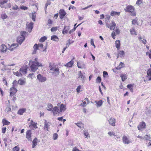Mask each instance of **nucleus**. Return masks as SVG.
Masks as SVG:
<instances>
[{
  "mask_svg": "<svg viewBox=\"0 0 151 151\" xmlns=\"http://www.w3.org/2000/svg\"><path fill=\"white\" fill-rule=\"evenodd\" d=\"M49 122L45 120L44 128L45 129H46L47 131H48L49 129L50 125L49 124Z\"/></svg>",
  "mask_w": 151,
  "mask_h": 151,
  "instance_id": "23",
  "label": "nucleus"
},
{
  "mask_svg": "<svg viewBox=\"0 0 151 151\" xmlns=\"http://www.w3.org/2000/svg\"><path fill=\"white\" fill-rule=\"evenodd\" d=\"M101 81V78L100 77H98L96 80V82L100 83Z\"/></svg>",
  "mask_w": 151,
  "mask_h": 151,
  "instance_id": "61",
  "label": "nucleus"
},
{
  "mask_svg": "<svg viewBox=\"0 0 151 151\" xmlns=\"http://www.w3.org/2000/svg\"><path fill=\"white\" fill-rule=\"evenodd\" d=\"M138 38L139 40H141V41L142 42V43H144V44H146L147 42V41L146 40H145L144 38L143 39V40H142V38L141 37H139Z\"/></svg>",
  "mask_w": 151,
  "mask_h": 151,
  "instance_id": "48",
  "label": "nucleus"
},
{
  "mask_svg": "<svg viewBox=\"0 0 151 151\" xmlns=\"http://www.w3.org/2000/svg\"><path fill=\"white\" fill-rule=\"evenodd\" d=\"M18 44L17 43H14L12 44L11 46L9 47V49L10 51H12L15 49L18 46Z\"/></svg>",
  "mask_w": 151,
  "mask_h": 151,
  "instance_id": "18",
  "label": "nucleus"
},
{
  "mask_svg": "<svg viewBox=\"0 0 151 151\" xmlns=\"http://www.w3.org/2000/svg\"><path fill=\"white\" fill-rule=\"evenodd\" d=\"M47 80L45 77L43 76L40 74H38V80L40 81L43 82Z\"/></svg>",
  "mask_w": 151,
  "mask_h": 151,
  "instance_id": "15",
  "label": "nucleus"
},
{
  "mask_svg": "<svg viewBox=\"0 0 151 151\" xmlns=\"http://www.w3.org/2000/svg\"><path fill=\"white\" fill-rule=\"evenodd\" d=\"M120 77L122 78V81H124L127 78V77L126 74H122L120 75Z\"/></svg>",
  "mask_w": 151,
  "mask_h": 151,
  "instance_id": "30",
  "label": "nucleus"
},
{
  "mask_svg": "<svg viewBox=\"0 0 151 151\" xmlns=\"http://www.w3.org/2000/svg\"><path fill=\"white\" fill-rule=\"evenodd\" d=\"M81 88V85L79 86L77 88L76 90L78 93H79L81 91L80 89Z\"/></svg>",
  "mask_w": 151,
  "mask_h": 151,
  "instance_id": "58",
  "label": "nucleus"
},
{
  "mask_svg": "<svg viewBox=\"0 0 151 151\" xmlns=\"http://www.w3.org/2000/svg\"><path fill=\"white\" fill-rule=\"evenodd\" d=\"M47 39V37L45 36H43L39 40V41L40 42H44Z\"/></svg>",
  "mask_w": 151,
  "mask_h": 151,
  "instance_id": "43",
  "label": "nucleus"
},
{
  "mask_svg": "<svg viewBox=\"0 0 151 151\" xmlns=\"http://www.w3.org/2000/svg\"><path fill=\"white\" fill-rule=\"evenodd\" d=\"M17 91V89L15 88L12 87L10 89V96L15 94Z\"/></svg>",
  "mask_w": 151,
  "mask_h": 151,
  "instance_id": "8",
  "label": "nucleus"
},
{
  "mask_svg": "<svg viewBox=\"0 0 151 151\" xmlns=\"http://www.w3.org/2000/svg\"><path fill=\"white\" fill-rule=\"evenodd\" d=\"M115 32L116 33V34L117 35H119V34L120 32V30H119V28H116V29H115Z\"/></svg>",
  "mask_w": 151,
  "mask_h": 151,
  "instance_id": "57",
  "label": "nucleus"
},
{
  "mask_svg": "<svg viewBox=\"0 0 151 151\" xmlns=\"http://www.w3.org/2000/svg\"><path fill=\"white\" fill-rule=\"evenodd\" d=\"M25 38L24 37L20 36L18 37L17 39V41L19 44L21 45L24 40Z\"/></svg>",
  "mask_w": 151,
  "mask_h": 151,
  "instance_id": "9",
  "label": "nucleus"
},
{
  "mask_svg": "<svg viewBox=\"0 0 151 151\" xmlns=\"http://www.w3.org/2000/svg\"><path fill=\"white\" fill-rule=\"evenodd\" d=\"M31 135V130H28L26 132V138L28 139V140L29 141L32 140Z\"/></svg>",
  "mask_w": 151,
  "mask_h": 151,
  "instance_id": "14",
  "label": "nucleus"
},
{
  "mask_svg": "<svg viewBox=\"0 0 151 151\" xmlns=\"http://www.w3.org/2000/svg\"><path fill=\"white\" fill-rule=\"evenodd\" d=\"M124 65L122 62H121L119 64V66L117 68V69H120L121 68L124 67Z\"/></svg>",
  "mask_w": 151,
  "mask_h": 151,
  "instance_id": "45",
  "label": "nucleus"
},
{
  "mask_svg": "<svg viewBox=\"0 0 151 151\" xmlns=\"http://www.w3.org/2000/svg\"><path fill=\"white\" fill-rule=\"evenodd\" d=\"M52 111L54 114V115L56 114L59 111V109L58 107L57 106H55L53 109H52Z\"/></svg>",
  "mask_w": 151,
  "mask_h": 151,
  "instance_id": "26",
  "label": "nucleus"
},
{
  "mask_svg": "<svg viewBox=\"0 0 151 151\" xmlns=\"http://www.w3.org/2000/svg\"><path fill=\"white\" fill-rule=\"evenodd\" d=\"M15 65V64L14 63L12 64H11L7 65H4V70H11V68H9V67L11 66H13Z\"/></svg>",
  "mask_w": 151,
  "mask_h": 151,
  "instance_id": "17",
  "label": "nucleus"
},
{
  "mask_svg": "<svg viewBox=\"0 0 151 151\" xmlns=\"http://www.w3.org/2000/svg\"><path fill=\"white\" fill-rule=\"evenodd\" d=\"M58 27H52L51 29V31L52 32H53L56 31L58 29V28H59Z\"/></svg>",
  "mask_w": 151,
  "mask_h": 151,
  "instance_id": "49",
  "label": "nucleus"
},
{
  "mask_svg": "<svg viewBox=\"0 0 151 151\" xmlns=\"http://www.w3.org/2000/svg\"><path fill=\"white\" fill-rule=\"evenodd\" d=\"M95 102L97 104V107H100L101 106L103 103L102 100H100L98 101H95Z\"/></svg>",
  "mask_w": 151,
  "mask_h": 151,
  "instance_id": "33",
  "label": "nucleus"
},
{
  "mask_svg": "<svg viewBox=\"0 0 151 151\" xmlns=\"http://www.w3.org/2000/svg\"><path fill=\"white\" fill-rule=\"evenodd\" d=\"M147 75L151 76V68H149L148 69L147 72Z\"/></svg>",
  "mask_w": 151,
  "mask_h": 151,
  "instance_id": "59",
  "label": "nucleus"
},
{
  "mask_svg": "<svg viewBox=\"0 0 151 151\" xmlns=\"http://www.w3.org/2000/svg\"><path fill=\"white\" fill-rule=\"evenodd\" d=\"M37 139L36 137L32 141V148H34L37 145Z\"/></svg>",
  "mask_w": 151,
  "mask_h": 151,
  "instance_id": "36",
  "label": "nucleus"
},
{
  "mask_svg": "<svg viewBox=\"0 0 151 151\" xmlns=\"http://www.w3.org/2000/svg\"><path fill=\"white\" fill-rule=\"evenodd\" d=\"M27 69H24L23 68H22L19 69V71L23 74H25L27 73Z\"/></svg>",
  "mask_w": 151,
  "mask_h": 151,
  "instance_id": "42",
  "label": "nucleus"
},
{
  "mask_svg": "<svg viewBox=\"0 0 151 151\" xmlns=\"http://www.w3.org/2000/svg\"><path fill=\"white\" fill-rule=\"evenodd\" d=\"M108 27H109L111 30H114L116 26V24L114 21H112L110 24V25L107 26Z\"/></svg>",
  "mask_w": 151,
  "mask_h": 151,
  "instance_id": "12",
  "label": "nucleus"
},
{
  "mask_svg": "<svg viewBox=\"0 0 151 151\" xmlns=\"http://www.w3.org/2000/svg\"><path fill=\"white\" fill-rule=\"evenodd\" d=\"M50 1V0H49L47 1L45 4V13L46 14H47L46 10V9H47V7L48 5H50L51 4Z\"/></svg>",
  "mask_w": 151,
  "mask_h": 151,
  "instance_id": "40",
  "label": "nucleus"
},
{
  "mask_svg": "<svg viewBox=\"0 0 151 151\" xmlns=\"http://www.w3.org/2000/svg\"><path fill=\"white\" fill-rule=\"evenodd\" d=\"M37 123L34 122L32 120L31 121L29 127L30 128L33 129L34 128H37L36 126Z\"/></svg>",
  "mask_w": 151,
  "mask_h": 151,
  "instance_id": "16",
  "label": "nucleus"
},
{
  "mask_svg": "<svg viewBox=\"0 0 151 151\" xmlns=\"http://www.w3.org/2000/svg\"><path fill=\"white\" fill-rule=\"evenodd\" d=\"M53 109V106L50 103H49L47 106V109L48 111H52Z\"/></svg>",
  "mask_w": 151,
  "mask_h": 151,
  "instance_id": "37",
  "label": "nucleus"
},
{
  "mask_svg": "<svg viewBox=\"0 0 151 151\" xmlns=\"http://www.w3.org/2000/svg\"><path fill=\"white\" fill-rule=\"evenodd\" d=\"M33 23L32 22H31L29 23L28 22L27 23L26 25L27 30L29 32H31L33 28Z\"/></svg>",
  "mask_w": 151,
  "mask_h": 151,
  "instance_id": "4",
  "label": "nucleus"
},
{
  "mask_svg": "<svg viewBox=\"0 0 151 151\" xmlns=\"http://www.w3.org/2000/svg\"><path fill=\"white\" fill-rule=\"evenodd\" d=\"M109 124L110 125L113 126H115V123L116 120L114 118L111 117L108 120Z\"/></svg>",
  "mask_w": 151,
  "mask_h": 151,
  "instance_id": "10",
  "label": "nucleus"
},
{
  "mask_svg": "<svg viewBox=\"0 0 151 151\" xmlns=\"http://www.w3.org/2000/svg\"><path fill=\"white\" fill-rule=\"evenodd\" d=\"M125 11L127 12H129L130 13L131 15L134 16L136 15V14L134 11V7L131 5H129L127 6L124 9Z\"/></svg>",
  "mask_w": 151,
  "mask_h": 151,
  "instance_id": "2",
  "label": "nucleus"
},
{
  "mask_svg": "<svg viewBox=\"0 0 151 151\" xmlns=\"http://www.w3.org/2000/svg\"><path fill=\"white\" fill-rule=\"evenodd\" d=\"M19 147L18 146L15 147L13 149V151H19Z\"/></svg>",
  "mask_w": 151,
  "mask_h": 151,
  "instance_id": "52",
  "label": "nucleus"
},
{
  "mask_svg": "<svg viewBox=\"0 0 151 151\" xmlns=\"http://www.w3.org/2000/svg\"><path fill=\"white\" fill-rule=\"evenodd\" d=\"M111 36L114 39H115V37L116 36V34H115V33L114 31H113V32L111 33Z\"/></svg>",
  "mask_w": 151,
  "mask_h": 151,
  "instance_id": "60",
  "label": "nucleus"
},
{
  "mask_svg": "<svg viewBox=\"0 0 151 151\" xmlns=\"http://www.w3.org/2000/svg\"><path fill=\"white\" fill-rule=\"evenodd\" d=\"M127 87L129 88L131 91H133V86L132 84H128L127 86Z\"/></svg>",
  "mask_w": 151,
  "mask_h": 151,
  "instance_id": "50",
  "label": "nucleus"
},
{
  "mask_svg": "<svg viewBox=\"0 0 151 151\" xmlns=\"http://www.w3.org/2000/svg\"><path fill=\"white\" fill-rule=\"evenodd\" d=\"M27 32L25 31H23L22 32H21V35L20 36H23V37H24V36L26 34Z\"/></svg>",
  "mask_w": 151,
  "mask_h": 151,
  "instance_id": "63",
  "label": "nucleus"
},
{
  "mask_svg": "<svg viewBox=\"0 0 151 151\" xmlns=\"http://www.w3.org/2000/svg\"><path fill=\"white\" fill-rule=\"evenodd\" d=\"M82 124V122H79L78 123H76L75 124L80 129H83V127H81L80 125L81 124Z\"/></svg>",
  "mask_w": 151,
  "mask_h": 151,
  "instance_id": "46",
  "label": "nucleus"
},
{
  "mask_svg": "<svg viewBox=\"0 0 151 151\" xmlns=\"http://www.w3.org/2000/svg\"><path fill=\"white\" fill-rule=\"evenodd\" d=\"M146 78H147L148 81H150L151 80V76L147 75V76H146Z\"/></svg>",
  "mask_w": 151,
  "mask_h": 151,
  "instance_id": "64",
  "label": "nucleus"
},
{
  "mask_svg": "<svg viewBox=\"0 0 151 151\" xmlns=\"http://www.w3.org/2000/svg\"><path fill=\"white\" fill-rule=\"evenodd\" d=\"M142 0H138L136 2V4L138 5H140L142 2Z\"/></svg>",
  "mask_w": 151,
  "mask_h": 151,
  "instance_id": "62",
  "label": "nucleus"
},
{
  "mask_svg": "<svg viewBox=\"0 0 151 151\" xmlns=\"http://www.w3.org/2000/svg\"><path fill=\"white\" fill-rule=\"evenodd\" d=\"M53 23L52 20H51L50 19H49L47 22V25H48V24H52Z\"/></svg>",
  "mask_w": 151,
  "mask_h": 151,
  "instance_id": "56",
  "label": "nucleus"
},
{
  "mask_svg": "<svg viewBox=\"0 0 151 151\" xmlns=\"http://www.w3.org/2000/svg\"><path fill=\"white\" fill-rule=\"evenodd\" d=\"M144 139H145L146 140H149L150 139H151L150 137L147 135H146L144 137H143Z\"/></svg>",
  "mask_w": 151,
  "mask_h": 151,
  "instance_id": "54",
  "label": "nucleus"
},
{
  "mask_svg": "<svg viewBox=\"0 0 151 151\" xmlns=\"http://www.w3.org/2000/svg\"><path fill=\"white\" fill-rule=\"evenodd\" d=\"M58 137V134H57L55 133L53 134V139L54 140L56 139Z\"/></svg>",
  "mask_w": 151,
  "mask_h": 151,
  "instance_id": "55",
  "label": "nucleus"
},
{
  "mask_svg": "<svg viewBox=\"0 0 151 151\" xmlns=\"http://www.w3.org/2000/svg\"><path fill=\"white\" fill-rule=\"evenodd\" d=\"M29 16L32 19V20H33V21H35L36 17L35 13H34L32 12V13L30 14Z\"/></svg>",
  "mask_w": 151,
  "mask_h": 151,
  "instance_id": "29",
  "label": "nucleus"
},
{
  "mask_svg": "<svg viewBox=\"0 0 151 151\" xmlns=\"http://www.w3.org/2000/svg\"><path fill=\"white\" fill-rule=\"evenodd\" d=\"M116 47L117 49H119L120 47V42L119 40H116L115 41Z\"/></svg>",
  "mask_w": 151,
  "mask_h": 151,
  "instance_id": "35",
  "label": "nucleus"
},
{
  "mask_svg": "<svg viewBox=\"0 0 151 151\" xmlns=\"http://www.w3.org/2000/svg\"><path fill=\"white\" fill-rule=\"evenodd\" d=\"M66 109L65 105L63 104H61L60 107V111L61 112L62 111H64Z\"/></svg>",
  "mask_w": 151,
  "mask_h": 151,
  "instance_id": "28",
  "label": "nucleus"
},
{
  "mask_svg": "<svg viewBox=\"0 0 151 151\" xmlns=\"http://www.w3.org/2000/svg\"><path fill=\"white\" fill-rule=\"evenodd\" d=\"M34 50L32 53V54H35L37 53V51L38 50V45L35 44L33 47Z\"/></svg>",
  "mask_w": 151,
  "mask_h": 151,
  "instance_id": "27",
  "label": "nucleus"
},
{
  "mask_svg": "<svg viewBox=\"0 0 151 151\" xmlns=\"http://www.w3.org/2000/svg\"><path fill=\"white\" fill-rule=\"evenodd\" d=\"M122 141L124 143L126 144H128L131 142V141H130L127 137L125 136H124L122 138Z\"/></svg>",
  "mask_w": 151,
  "mask_h": 151,
  "instance_id": "7",
  "label": "nucleus"
},
{
  "mask_svg": "<svg viewBox=\"0 0 151 151\" xmlns=\"http://www.w3.org/2000/svg\"><path fill=\"white\" fill-rule=\"evenodd\" d=\"M119 57L121 58L124 57L125 55L124 52L123 50L120 51L119 52Z\"/></svg>",
  "mask_w": 151,
  "mask_h": 151,
  "instance_id": "39",
  "label": "nucleus"
},
{
  "mask_svg": "<svg viewBox=\"0 0 151 151\" xmlns=\"http://www.w3.org/2000/svg\"><path fill=\"white\" fill-rule=\"evenodd\" d=\"M31 63H32V64L30 66L31 70L33 72H35L38 69L37 58H35L34 61H30L29 64Z\"/></svg>",
  "mask_w": 151,
  "mask_h": 151,
  "instance_id": "1",
  "label": "nucleus"
},
{
  "mask_svg": "<svg viewBox=\"0 0 151 151\" xmlns=\"http://www.w3.org/2000/svg\"><path fill=\"white\" fill-rule=\"evenodd\" d=\"M1 17L3 19H4L7 18V16L5 14H3L1 15Z\"/></svg>",
  "mask_w": 151,
  "mask_h": 151,
  "instance_id": "51",
  "label": "nucleus"
},
{
  "mask_svg": "<svg viewBox=\"0 0 151 151\" xmlns=\"http://www.w3.org/2000/svg\"><path fill=\"white\" fill-rule=\"evenodd\" d=\"M51 40L56 42H58L59 41L58 37L55 35H54L51 37Z\"/></svg>",
  "mask_w": 151,
  "mask_h": 151,
  "instance_id": "24",
  "label": "nucleus"
},
{
  "mask_svg": "<svg viewBox=\"0 0 151 151\" xmlns=\"http://www.w3.org/2000/svg\"><path fill=\"white\" fill-rule=\"evenodd\" d=\"M120 12H115L114 11H112L110 15L111 16H114V15H117L119 16L120 15Z\"/></svg>",
  "mask_w": 151,
  "mask_h": 151,
  "instance_id": "32",
  "label": "nucleus"
},
{
  "mask_svg": "<svg viewBox=\"0 0 151 151\" xmlns=\"http://www.w3.org/2000/svg\"><path fill=\"white\" fill-rule=\"evenodd\" d=\"M7 49V47L5 45L2 44L1 45V51L2 52H4L6 51Z\"/></svg>",
  "mask_w": 151,
  "mask_h": 151,
  "instance_id": "21",
  "label": "nucleus"
},
{
  "mask_svg": "<svg viewBox=\"0 0 151 151\" xmlns=\"http://www.w3.org/2000/svg\"><path fill=\"white\" fill-rule=\"evenodd\" d=\"M2 122L3 124V126L4 125H8L10 124V122L7 121L6 120L4 119L2 120Z\"/></svg>",
  "mask_w": 151,
  "mask_h": 151,
  "instance_id": "34",
  "label": "nucleus"
},
{
  "mask_svg": "<svg viewBox=\"0 0 151 151\" xmlns=\"http://www.w3.org/2000/svg\"><path fill=\"white\" fill-rule=\"evenodd\" d=\"M78 78H81L83 82H84L85 79V73H82L81 71H80L78 72Z\"/></svg>",
  "mask_w": 151,
  "mask_h": 151,
  "instance_id": "5",
  "label": "nucleus"
},
{
  "mask_svg": "<svg viewBox=\"0 0 151 151\" xmlns=\"http://www.w3.org/2000/svg\"><path fill=\"white\" fill-rule=\"evenodd\" d=\"M47 48L46 45L43 47V45L42 44H38V50H39L40 51L46 53L47 51Z\"/></svg>",
  "mask_w": 151,
  "mask_h": 151,
  "instance_id": "3",
  "label": "nucleus"
},
{
  "mask_svg": "<svg viewBox=\"0 0 151 151\" xmlns=\"http://www.w3.org/2000/svg\"><path fill=\"white\" fill-rule=\"evenodd\" d=\"M8 2V0H0V6L1 8H6L5 6L3 5Z\"/></svg>",
  "mask_w": 151,
  "mask_h": 151,
  "instance_id": "20",
  "label": "nucleus"
},
{
  "mask_svg": "<svg viewBox=\"0 0 151 151\" xmlns=\"http://www.w3.org/2000/svg\"><path fill=\"white\" fill-rule=\"evenodd\" d=\"M52 71H53L52 72V73L55 76H58L60 73L59 69L58 68H54Z\"/></svg>",
  "mask_w": 151,
  "mask_h": 151,
  "instance_id": "6",
  "label": "nucleus"
},
{
  "mask_svg": "<svg viewBox=\"0 0 151 151\" xmlns=\"http://www.w3.org/2000/svg\"><path fill=\"white\" fill-rule=\"evenodd\" d=\"M14 75L18 77H21L22 76V74L20 72L17 71V72H14L13 73Z\"/></svg>",
  "mask_w": 151,
  "mask_h": 151,
  "instance_id": "44",
  "label": "nucleus"
},
{
  "mask_svg": "<svg viewBox=\"0 0 151 151\" xmlns=\"http://www.w3.org/2000/svg\"><path fill=\"white\" fill-rule=\"evenodd\" d=\"M130 32L131 35L134 34L135 35H137V34L134 28H132L130 29Z\"/></svg>",
  "mask_w": 151,
  "mask_h": 151,
  "instance_id": "41",
  "label": "nucleus"
},
{
  "mask_svg": "<svg viewBox=\"0 0 151 151\" xmlns=\"http://www.w3.org/2000/svg\"><path fill=\"white\" fill-rule=\"evenodd\" d=\"M69 29V26H65L62 31V33L64 35L67 34L68 33Z\"/></svg>",
  "mask_w": 151,
  "mask_h": 151,
  "instance_id": "19",
  "label": "nucleus"
},
{
  "mask_svg": "<svg viewBox=\"0 0 151 151\" xmlns=\"http://www.w3.org/2000/svg\"><path fill=\"white\" fill-rule=\"evenodd\" d=\"M66 13L63 9H61L59 11V14L60 18L61 19H62L65 15Z\"/></svg>",
  "mask_w": 151,
  "mask_h": 151,
  "instance_id": "13",
  "label": "nucleus"
},
{
  "mask_svg": "<svg viewBox=\"0 0 151 151\" xmlns=\"http://www.w3.org/2000/svg\"><path fill=\"white\" fill-rule=\"evenodd\" d=\"M26 82L25 80L22 79H20L18 81V83L21 85H22L25 84Z\"/></svg>",
  "mask_w": 151,
  "mask_h": 151,
  "instance_id": "31",
  "label": "nucleus"
},
{
  "mask_svg": "<svg viewBox=\"0 0 151 151\" xmlns=\"http://www.w3.org/2000/svg\"><path fill=\"white\" fill-rule=\"evenodd\" d=\"M146 127V124L144 122H140L139 125L138 126L137 128L138 130H141L142 129L145 128Z\"/></svg>",
  "mask_w": 151,
  "mask_h": 151,
  "instance_id": "11",
  "label": "nucleus"
},
{
  "mask_svg": "<svg viewBox=\"0 0 151 151\" xmlns=\"http://www.w3.org/2000/svg\"><path fill=\"white\" fill-rule=\"evenodd\" d=\"M74 63V61L72 60L70 62H68L64 65L67 67H71L72 66Z\"/></svg>",
  "mask_w": 151,
  "mask_h": 151,
  "instance_id": "22",
  "label": "nucleus"
},
{
  "mask_svg": "<svg viewBox=\"0 0 151 151\" xmlns=\"http://www.w3.org/2000/svg\"><path fill=\"white\" fill-rule=\"evenodd\" d=\"M84 134L86 136V138H88L90 137L89 134L87 132H84Z\"/></svg>",
  "mask_w": 151,
  "mask_h": 151,
  "instance_id": "53",
  "label": "nucleus"
},
{
  "mask_svg": "<svg viewBox=\"0 0 151 151\" xmlns=\"http://www.w3.org/2000/svg\"><path fill=\"white\" fill-rule=\"evenodd\" d=\"M81 24V23H80V24H78L76 27H75V26L77 24H76L75 25H74V28L73 29H71V30H70L69 32V33L70 34H71L74 31L76 28L78 27V26H79V25H80Z\"/></svg>",
  "mask_w": 151,
  "mask_h": 151,
  "instance_id": "38",
  "label": "nucleus"
},
{
  "mask_svg": "<svg viewBox=\"0 0 151 151\" xmlns=\"http://www.w3.org/2000/svg\"><path fill=\"white\" fill-rule=\"evenodd\" d=\"M26 110V109L24 108L22 109H19L17 112V114L20 115L23 114Z\"/></svg>",
  "mask_w": 151,
  "mask_h": 151,
  "instance_id": "25",
  "label": "nucleus"
},
{
  "mask_svg": "<svg viewBox=\"0 0 151 151\" xmlns=\"http://www.w3.org/2000/svg\"><path fill=\"white\" fill-rule=\"evenodd\" d=\"M18 82L16 80H14L12 83V87L15 88L18 86Z\"/></svg>",
  "mask_w": 151,
  "mask_h": 151,
  "instance_id": "47",
  "label": "nucleus"
}]
</instances>
